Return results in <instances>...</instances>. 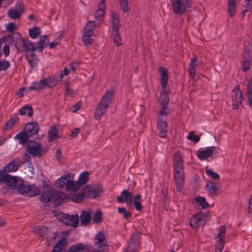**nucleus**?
Returning a JSON list of instances; mask_svg holds the SVG:
<instances>
[{"label":"nucleus","mask_w":252,"mask_h":252,"mask_svg":"<svg viewBox=\"0 0 252 252\" xmlns=\"http://www.w3.org/2000/svg\"><path fill=\"white\" fill-rule=\"evenodd\" d=\"M42 146L38 142L29 141L26 148V151L33 157H41L42 156Z\"/></svg>","instance_id":"8"},{"label":"nucleus","mask_w":252,"mask_h":252,"mask_svg":"<svg viewBox=\"0 0 252 252\" xmlns=\"http://www.w3.org/2000/svg\"><path fill=\"white\" fill-rule=\"evenodd\" d=\"M30 36L32 39H35L40 35L41 31L39 28L34 27L29 30Z\"/></svg>","instance_id":"45"},{"label":"nucleus","mask_w":252,"mask_h":252,"mask_svg":"<svg viewBox=\"0 0 252 252\" xmlns=\"http://www.w3.org/2000/svg\"><path fill=\"white\" fill-rule=\"evenodd\" d=\"M19 114L21 115L27 114L29 117H31L33 115L32 107L29 105H25L19 110Z\"/></svg>","instance_id":"38"},{"label":"nucleus","mask_w":252,"mask_h":252,"mask_svg":"<svg viewBox=\"0 0 252 252\" xmlns=\"http://www.w3.org/2000/svg\"><path fill=\"white\" fill-rule=\"evenodd\" d=\"M113 93L114 91L113 90H109L106 91L104 94L95 109L94 114L95 119L97 120H100L106 112L107 108L111 102Z\"/></svg>","instance_id":"1"},{"label":"nucleus","mask_w":252,"mask_h":252,"mask_svg":"<svg viewBox=\"0 0 252 252\" xmlns=\"http://www.w3.org/2000/svg\"><path fill=\"white\" fill-rule=\"evenodd\" d=\"M243 58L248 59V60H252V46L250 43H248V45L245 44L244 45Z\"/></svg>","instance_id":"40"},{"label":"nucleus","mask_w":252,"mask_h":252,"mask_svg":"<svg viewBox=\"0 0 252 252\" xmlns=\"http://www.w3.org/2000/svg\"><path fill=\"white\" fill-rule=\"evenodd\" d=\"M10 66V62L7 60L0 61V71H5Z\"/></svg>","instance_id":"59"},{"label":"nucleus","mask_w":252,"mask_h":252,"mask_svg":"<svg viewBox=\"0 0 252 252\" xmlns=\"http://www.w3.org/2000/svg\"><path fill=\"white\" fill-rule=\"evenodd\" d=\"M83 252H100L92 246L85 244L84 250Z\"/></svg>","instance_id":"64"},{"label":"nucleus","mask_w":252,"mask_h":252,"mask_svg":"<svg viewBox=\"0 0 252 252\" xmlns=\"http://www.w3.org/2000/svg\"><path fill=\"white\" fill-rule=\"evenodd\" d=\"M55 80L51 76L41 79L39 82H32L28 88V91L41 90L46 87L51 88L56 85Z\"/></svg>","instance_id":"5"},{"label":"nucleus","mask_w":252,"mask_h":252,"mask_svg":"<svg viewBox=\"0 0 252 252\" xmlns=\"http://www.w3.org/2000/svg\"><path fill=\"white\" fill-rule=\"evenodd\" d=\"M172 9L175 15H182L191 7L192 0H171Z\"/></svg>","instance_id":"3"},{"label":"nucleus","mask_w":252,"mask_h":252,"mask_svg":"<svg viewBox=\"0 0 252 252\" xmlns=\"http://www.w3.org/2000/svg\"><path fill=\"white\" fill-rule=\"evenodd\" d=\"M133 192H129L128 189L123 190L120 196L117 197V201L119 203L132 202Z\"/></svg>","instance_id":"20"},{"label":"nucleus","mask_w":252,"mask_h":252,"mask_svg":"<svg viewBox=\"0 0 252 252\" xmlns=\"http://www.w3.org/2000/svg\"><path fill=\"white\" fill-rule=\"evenodd\" d=\"M206 173L213 179L218 180L220 178V176L217 173L214 172L212 169L206 170Z\"/></svg>","instance_id":"60"},{"label":"nucleus","mask_w":252,"mask_h":252,"mask_svg":"<svg viewBox=\"0 0 252 252\" xmlns=\"http://www.w3.org/2000/svg\"><path fill=\"white\" fill-rule=\"evenodd\" d=\"M184 171H174V179L177 189L180 191L184 186Z\"/></svg>","instance_id":"18"},{"label":"nucleus","mask_w":252,"mask_h":252,"mask_svg":"<svg viewBox=\"0 0 252 252\" xmlns=\"http://www.w3.org/2000/svg\"><path fill=\"white\" fill-rule=\"evenodd\" d=\"M0 40H3L10 45H14L16 48L18 45V42L16 41L13 34H8L7 36H3Z\"/></svg>","instance_id":"42"},{"label":"nucleus","mask_w":252,"mask_h":252,"mask_svg":"<svg viewBox=\"0 0 252 252\" xmlns=\"http://www.w3.org/2000/svg\"><path fill=\"white\" fill-rule=\"evenodd\" d=\"M111 23L112 24V31H119L121 27L120 20L118 14L116 12L111 15Z\"/></svg>","instance_id":"26"},{"label":"nucleus","mask_w":252,"mask_h":252,"mask_svg":"<svg viewBox=\"0 0 252 252\" xmlns=\"http://www.w3.org/2000/svg\"><path fill=\"white\" fill-rule=\"evenodd\" d=\"M57 133L58 129L57 128L54 126H52L50 128L48 133L49 141H51L53 139H56L57 138Z\"/></svg>","instance_id":"49"},{"label":"nucleus","mask_w":252,"mask_h":252,"mask_svg":"<svg viewBox=\"0 0 252 252\" xmlns=\"http://www.w3.org/2000/svg\"><path fill=\"white\" fill-rule=\"evenodd\" d=\"M205 189L211 196H217L220 193V187L213 181L208 182L205 185Z\"/></svg>","instance_id":"15"},{"label":"nucleus","mask_w":252,"mask_h":252,"mask_svg":"<svg viewBox=\"0 0 252 252\" xmlns=\"http://www.w3.org/2000/svg\"><path fill=\"white\" fill-rule=\"evenodd\" d=\"M157 128L158 130L160 137L164 138L167 137V123L165 119H158Z\"/></svg>","instance_id":"14"},{"label":"nucleus","mask_w":252,"mask_h":252,"mask_svg":"<svg viewBox=\"0 0 252 252\" xmlns=\"http://www.w3.org/2000/svg\"><path fill=\"white\" fill-rule=\"evenodd\" d=\"M197 61L198 58L197 56H194L191 59L189 67V74H193L194 72H196V68L198 65Z\"/></svg>","instance_id":"44"},{"label":"nucleus","mask_w":252,"mask_h":252,"mask_svg":"<svg viewBox=\"0 0 252 252\" xmlns=\"http://www.w3.org/2000/svg\"><path fill=\"white\" fill-rule=\"evenodd\" d=\"M57 217L60 221L65 224L67 219L69 217V215L61 212L58 214Z\"/></svg>","instance_id":"57"},{"label":"nucleus","mask_w":252,"mask_h":252,"mask_svg":"<svg viewBox=\"0 0 252 252\" xmlns=\"http://www.w3.org/2000/svg\"><path fill=\"white\" fill-rule=\"evenodd\" d=\"M94 243L97 250L100 252H108L107 240L102 232H98L94 238Z\"/></svg>","instance_id":"6"},{"label":"nucleus","mask_w":252,"mask_h":252,"mask_svg":"<svg viewBox=\"0 0 252 252\" xmlns=\"http://www.w3.org/2000/svg\"><path fill=\"white\" fill-rule=\"evenodd\" d=\"M140 233L134 232L128 243L126 252H137L140 248Z\"/></svg>","instance_id":"10"},{"label":"nucleus","mask_w":252,"mask_h":252,"mask_svg":"<svg viewBox=\"0 0 252 252\" xmlns=\"http://www.w3.org/2000/svg\"><path fill=\"white\" fill-rule=\"evenodd\" d=\"M105 8V0H101L98 5V9L96 10L94 17L96 19L100 20L104 14V9Z\"/></svg>","instance_id":"28"},{"label":"nucleus","mask_w":252,"mask_h":252,"mask_svg":"<svg viewBox=\"0 0 252 252\" xmlns=\"http://www.w3.org/2000/svg\"><path fill=\"white\" fill-rule=\"evenodd\" d=\"M102 191L103 188L99 185L94 187L91 185L85 187V192L87 193V197L91 196L93 198H95Z\"/></svg>","instance_id":"13"},{"label":"nucleus","mask_w":252,"mask_h":252,"mask_svg":"<svg viewBox=\"0 0 252 252\" xmlns=\"http://www.w3.org/2000/svg\"><path fill=\"white\" fill-rule=\"evenodd\" d=\"M187 138L190 141L194 142L195 143L198 142L200 140L199 137L195 135L194 132L192 131H190L189 133Z\"/></svg>","instance_id":"58"},{"label":"nucleus","mask_w":252,"mask_h":252,"mask_svg":"<svg viewBox=\"0 0 252 252\" xmlns=\"http://www.w3.org/2000/svg\"><path fill=\"white\" fill-rule=\"evenodd\" d=\"M34 232L38 233L42 239L46 240L47 242H54L56 238V235L50 232L46 226L39 225L36 227Z\"/></svg>","instance_id":"7"},{"label":"nucleus","mask_w":252,"mask_h":252,"mask_svg":"<svg viewBox=\"0 0 252 252\" xmlns=\"http://www.w3.org/2000/svg\"><path fill=\"white\" fill-rule=\"evenodd\" d=\"M18 192L22 194L29 197H33L38 195L40 193V189L34 185H26L24 181L20 178V182H19L17 186Z\"/></svg>","instance_id":"2"},{"label":"nucleus","mask_w":252,"mask_h":252,"mask_svg":"<svg viewBox=\"0 0 252 252\" xmlns=\"http://www.w3.org/2000/svg\"><path fill=\"white\" fill-rule=\"evenodd\" d=\"M15 8H10L8 11V16L12 19H18L21 17L24 12V5L22 2L18 3L15 5Z\"/></svg>","instance_id":"12"},{"label":"nucleus","mask_w":252,"mask_h":252,"mask_svg":"<svg viewBox=\"0 0 252 252\" xmlns=\"http://www.w3.org/2000/svg\"><path fill=\"white\" fill-rule=\"evenodd\" d=\"M102 220V213L101 211H96L93 216L92 221L94 223H100Z\"/></svg>","instance_id":"47"},{"label":"nucleus","mask_w":252,"mask_h":252,"mask_svg":"<svg viewBox=\"0 0 252 252\" xmlns=\"http://www.w3.org/2000/svg\"><path fill=\"white\" fill-rule=\"evenodd\" d=\"M70 179H71V174H67L62 176L58 179L55 185L57 187L63 188L65 185L66 188H67V183L68 182V180Z\"/></svg>","instance_id":"27"},{"label":"nucleus","mask_w":252,"mask_h":252,"mask_svg":"<svg viewBox=\"0 0 252 252\" xmlns=\"http://www.w3.org/2000/svg\"><path fill=\"white\" fill-rule=\"evenodd\" d=\"M161 106H166L169 102V98L166 94L161 95Z\"/></svg>","instance_id":"62"},{"label":"nucleus","mask_w":252,"mask_h":252,"mask_svg":"<svg viewBox=\"0 0 252 252\" xmlns=\"http://www.w3.org/2000/svg\"><path fill=\"white\" fill-rule=\"evenodd\" d=\"M232 107L234 109H238L243 100V94L239 85L235 86L233 90Z\"/></svg>","instance_id":"11"},{"label":"nucleus","mask_w":252,"mask_h":252,"mask_svg":"<svg viewBox=\"0 0 252 252\" xmlns=\"http://www.w3.org/2000/svg\"><path fill=\"white\" fill-rule=\"evenodd\" d=\"M82 40L86 46H90L93 42V39L92 37L86 36L85 35H82Z\"/></svg>","instance_id":"56"},{"label":"nucleus","mask_w":252,"mask_h":252,"mask_svg":"<svg viewBox=\"0 0 252 252\" xmlns=\"http://www.w3.org/2000/svg\"><path fill=\"white\" fill-rule=\"evenodd\" d=\"M66 198V195L62 192L54 190L53 191L52 200L56 206L62 204Z\"/></svg>","instance_id":"21"},{"label":"nucleus","mask_w":252,"mask_h":252,"mask_svg":"<svg viewBox=\"0 0 252 252\" xmlns=\"http://www.w3.org/2000/svg\"><path fill=\"white\" fill-rule=\"evenodd\" d=\"M141 196L139 194H136L133 197V204L138 211H142L143 208L141 203Z\"/></svg>","instance_id":"39"},{"label":"nucleus","mask_w":252,"mask_h":252,"mask_svg":"<svg viewBox=\"0 0 252 252\" xmlns=\"http://www.w3.org/2000/svg\"><path fill=\"white\" fill-rule=\"evenodd\" d=\"M158 71L161 74L160 84L163 89H165L167 85L168 80V71L164 67H160L158 68Z\"/></svg>","instance_id":"23"},{"label":"nucleus","mask_w":252,"mask_h":252,"mask_svg":"<svg viewBox=\"0 0 252 252\" xmlns=\"http://www.w3.org/2000/svg\"><path fill=\"white\" fill-rule=\"evenodd\" d=\"M121 9L124 12H127L129 9L128 7V0H119Z\"/></svg>","instance_id":"52"},{"label":"nucleus","mask_w":252,"mask_h":252,"mask_svg":"<svg viewBox=\"0 0 252 252\" xmlns=\"http://www.w3.org/2000/svg\"><path fill=\"white\" fill-rule=\"evenodd\" d=\"M205 216L198 213L193 216L189 220V225L194 229L198 228L204 222Z\"/></svg>","instance_id":"16"},{"label":"nucleus","mask_w":252,"mask_h":252,"mask_svg":"<svg viewBox=\"0 0 252 252\" xmlns=\"http://www.w3.org/2000/svg\"><path fill=\"white\" fill-rule=\"evenodd\" d=\"M26 58L27 59L31 67H35L37 65L38 59L34 52L33 53L32 52V53L26 54Z\"/></svg>","instance_id":"25"},{"label":"nucleus","mask_w":252,"mask_h":252,"mask_svg":"<svg viewBox=\"0 0 252 252\" xmlns=\"http://www.w3.org/2000/svg\"><path fill=\"white\" fill-rule=\"evenodd\" d=\"M166 106H161V110L158 116V119L161 120L164 118L167 120L168 112L166 111Z\"/></svg>","instance_id":"53"},{"label":"nucleus","mask_w":252,"mask_h":252,"mask_svg":"<svg viewBox=\"0 0 252 252\" xmlns=\"http://www.w3.org/2000/svg\"><path fill=\"white\" fill-rule=\"evenodd\" d=\"M17 160L13 159L8 164L3 168V170L5 172H11L17 171L20 167L19 162H17Z\"/></svg>","instance_id":"24"},{"label":"nucleus","mask_w":252,"mask_h":252,"mask_svg":"<svg viewBox=\"0 0 252 252\" xmlns=\"http://www.w3.org/2000/svg\"><path fill=\"white\" fill-rule=\"evenodd\" d=\"M73 175L71 174V179L69 180L67 183V190H76L81 186L78 181L74 182L73 181Z\"/></svg>","instance_id":"36"},{"label":"nucleus","mask_w":252,"mask_h":252,"mask_svg":"<svg viewBox=\"0 0 252 252\" xmlns=\"http://www.w3.org/2000/svg\"><path fill=\"white\" fill-rule=\"evenodd\" d=\"M173 166L174 171H184L183 159L179 152H176L174 155Z\"/></svg>","instance_id":"17"},{"label":"nucleus","mask_w":252,"mask_h":252,"mask_svg":"<svg viewBox=\"0 0 252 252\" xmlns=\"http://www.w3.org/2000/svg\"><path fill=\"white\" fill-rule=\"evenodd\" d=\"M80 223L83 225H86L89 224L91 220V213L87 211H83L80 215Z\"/></svg>","instance_id":"30"},{"label":"nucleus","mask_w":252,"mask_h":252,"mask_svg":"<svg viewBox=\"0 0 252 252\" xmlns=\"http://www.w3.org/2000/svg\"><path fill=\"white\" fill-rule=\"evenodd\" d=\"M0 181L4 182L8 188L14 189L17 187L18 183L20 182V178L17 176H12L1 171L0 173Z\"/></svg>","instance_id":"9"},{"label":"nucleus","mask_w":252,"mask_h":252,"mask_svg":"<svg viewBox=\"0 0 252 252\" xmlns=\"http://www.w3.org/2000/svg\"><path fill=\"white\" fill-rule=\"evenodd\" d=\"M248 100L249 106L252 107V77L251 78L247 85Z\"/></svg>","instance_id":"41"},{"label":"nucleus","mask_w":252,"mask_h":252,"mask_svg":"<svg viewBox=\"0 0 252 252\" xmlns=\"http://www.w3.org/2000/svg\"><path fill=\"white\" fill-rule=\"evenodd\" d=\"M17 52L20 53H32L36 50L35 44L28 39L21 37L19 39L17 46Z\"/></svg>","instance_id":"4"},{"label":"nucleus","mask_w":252,"mask_h":252,"mask_svg":"<svg viewBox=\"0 0 252 252\" xmlns=\"http://www.w3.org/2000/svg\"><path fill=\"white\" fill-rule=\"evenodd\" d=\"M85 244L79 243L72 245L65 252H83L84 250Z\"/></svg>","instance_id":"37"},{"label":"nucleus","mask_w":252,"mask_h":252,"mask_svg":"<svg viewBox=\"0 0 252 252\" xmlns=\"http://www.w3.org/2000/svg\"><path fill=\"white\" fill-rule=\"evenodd\" d=\"M215 149V147H209L204 150L198 151L197 157L201 160L205 159L213 155Z\"/></svg>","instance_id":"22"},{"label":"nucleus","mask_w":252,"mask_h":252,"mask_svg":"<svg viewBox=\"0 0 252 252\" xmlns=\"http://www.w3.org/2000/svg\"><path fill=\"white\" fill-rule=\"evenodd\" d=\"M113 40L117 46L122 45V40L119 31H112Z\"/></svg>","instance_id":"46"},{"label":"nucleus","mask_w":252,"mask_h":252,"mask_svg":"<svg viewBox=\"0 0 252 252\" xmlns=\"http://www.w3.org/2000/svg\"><path fill=\"white\" fill-rule=\"evenodd\" d=\"M89 175V173L87 171H84L80 175L78 181L81 186L87 183Z\"/></svg>","instance_id":"50"},{"label":"nucleus","mask_w":252,"mask_h":252,"mask_svg":"<svg viewBox=\"0 0 252 252\" xmlns=\"http://www.w3.org/2000/svg\"><path fill=\"white\" fill-rule=\"evenodd\" d=\"M67 244V240L65 237H63L58 240L55 244L53 250L51 252H61L62 250Z\"/></svg>","instance_id":"29"},{"label":"nucleus","mask_w":252,"mask_h":252,"mask_svg":"<svg viewBox=\"0 0 252 252\" xmlns=\"http://www.w3.org/2000/svg\"><path fill=\"white\" fill-rule=\"evenodd\" d=\"M236 0H229L227 5V13L231 17H233L236 11Z\"/></svg>","instance_id":"34"},{"label":"nucleus","mask_w":252,"mask_h":252,"mask_svg":"<svg viewBox=\"0 0 252 252\" xmlns=\"http://www.w3.org/2000/svg\"><path fill=\"white\" fill-rule=\"evenodd\" d=\"M39 130V126L36 122L29 123L25 127L26 133L30 136L32 137L37 133Z\"/></svg>","instance_id":"19"},{"label":"nucleus","mask_w":252,"mask_h":252,"mask_svg":"<svg viewBox=\"0 0 252 252\" xmlns=\"http://www.w3.org/2000/svg\"><path fill=\"white\" fill-rule=\"evenodd\" d=\"M87 197V193L85 192V187L83 188L82 191L73 196V200L77 203H81Z\"/></svg>","instance_id":"43"},{"label":"nucleus","mask_w":252,"mask_h":252,"mask_svg":"<svg viewBox=\"0 0 252 252\" xmlns=\"http://www.w3.org/2000/svg\"><path fill=\"white\" fill-rule=\"evenodd\" d=\"M53 190L44 191L40 195V200L42 202L48 203L52 200Z\"/></svg>","instance_id":"35"},{"label":"nucleus","mask_w":252,"mask_h":252,"mask_svg":"<svg viewBox=\"0 0 252 252\" xmlns=\"http://www.w3.org/2000/svg\"><path fill=\"white\" fill-rule=\"evenodd\" d=\"M17 29V26L14 23H9L7 24L6 30L9 32H12Z\"/></svg>","instance_id":"61"},{"label":"nucleus","mask_w":252,"mask_h":252,"mask_svg":"<svg viewBox=\"0 0 252 252\" xmlns=\"http://www.w3.org/2000/svg\"><path fill=\"white\" fill-rule=\"evenodd\" d=\"M29 137H30L23 130L17 134L14 139L18 140L20 144L25 145L27 143Z\"/></svg>","instance_id":"32"},{"label":"nucleus","mask_w":252,"mask_h":252,"mask_svg":"<svg viewBox=\"0 0 252 252\" xmlns=\"http://www.w3.org/2000/svg\"><path fill=\"white\" fill-rule=\"evenodd\" d=\"M79 223V216L77 214H75L72 215H69L65 222L66 225H70L74 228L77 227Z\"/></svg>","instance_id":"31"},{"label":"nucleus","mask_w":252,"mask_h":252,"mask_svg":"<svg viewBox=\"0 0 252 252\" xmlns=\"http://www.w3.org/2000/svg\"><path fill=\"white\" fill-rule=\"evenodd\" d=\"M18 121L19 118L18 115L17 114L13 115L5 123L3 126V129L5 130H10Z\"/></svg>","instance_id":"33"},{"label":"nucleus","mask_w":252,"mask_h":252,"mask_svg":"<svg viewBox=\"0 0 252 252\" xmlns=\"http://www.w3.org/2000/svg\"><path fill=\"white\" fill-rule=\"evenodd\" d=\"M82 101L81 100L79 101L77 103L74 104L73 105L70 107V110L72 112H76L77 110H78L81 106Z\"/></svg>","instance_id":"63"},{"label":"nucleus","mask_w":252,"mask_h":252,"mask_svg":"<svg viewBox=\"0 0 252 252\" xmlns=\"http://www.w3.org/2000/svg\"><path fill=\"white\" fill-rule=\"evenodd\" d=\"M195 201L199 203L202 209H206L209 206L208 202L206 201V199L204 197H197L195 198Z\"/></svg>","instance_id":"51"},{"label":"nucleus","mask_w":252,"mask_h":252,"mask_svg":"<svg viewBox=\"0 0 252 252\" xmlns=\"http://www.w3.org/2000/svg\"><path fill=\"white\" fill-rule=\"evenodd\" d=\"M118 213L123 214V218L127 219L131 216V213L126 211V209L124 207H119L118 209Z\"/></svg>","instance_id":"55"},{"label":"nucleus","mask_w":252,"mask_h":252,"mask_svg":"<svg viewBox=\"0 0 252 252\" xmlns=\"http://www.w3.org/2000/svg\"><path fill=\"white\" fill-rule=\"evenodd\" d=\"M225 236V227L221 226L220 227L219 232L217 238H219L218 240L219 243H223L225 242L224 237Z\"/></svg>","instance_id":"48"},{"label":"nucleus","mask_w":252,"mask_h":252,"mask_svg":"<svg viewBox=\"0 0 252 252\" xmlns=\"http://www.w3.org/2000/svg\"><path fill=\"white\" fill-rule=\"evenodd\" d=\"M244 60L242 63V71L243 72H245L249 70L251 65V60H248V59H243Z\"/></svg>","instance_id":"54"}]
</instances>
